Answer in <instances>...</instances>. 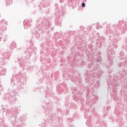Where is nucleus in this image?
Instances as JSON below:
<instances>
[{"mask_svg": "<svg viewBox=\"0 0 127 127\" xmlns=\"http://www.w3.org/2000/svg\"><path fill=\"white\" fill-rule=\"evenodd\" d=\"M85 3L83 2V3H82V7H85Z\"/></svg>", "mask_w": 127, "mask_h": 127, "instance_id": "obj_1", "label": "nucleus"}]
</instances>
